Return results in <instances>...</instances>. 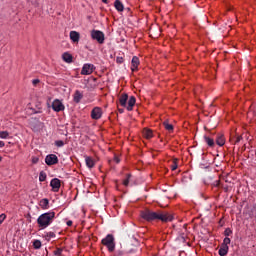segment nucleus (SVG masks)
<instances>
[{
  "mask_svg": "<svg viewBox=\"0 0 256 256\" xmlns=\"http://www.w3.org/2000/svg\"><path fill=\"white\" fill-rule=\"evenodd\" d=\"M141 217L145 221H162L163 223H168V221H171L173 219V215L169 214L168 212L163 211H153L146 209L141 212Z\"/></svg>",
  "mask_w": 256,
  "mask_h": 256,
  "instance_id": "f257e3e1",
  "label": "nucleus"
},
{
  "mask_svg": "<svg viewBox=\"0 0 256 256\" xmlns=\"http://www.w3.org/2000/svg\"><path fill=\"white\" fill-rule=\"evenodd\" d=\"M55 220V211H49L41 214L37 218L38 227L40 229H47L51 223Z\"/></svg>",
  "mask_w": 256,
  "mask_h": 256,
  "instance_id": "f03ea898",
  "label": "nucleus"
},
{
  "mask_svg": "<svg viewBox=\"0 0 256 256\" xmlns=\"http://www.w3.org/2000/svg\"><path fill=\"white\" fill-rule=\"evenodd\" d=\"M102 245L107 247L108 251H115V238L112 234H108L104 239H102Z\"/></svg>",
  "mask_w": 256,
  "mask_h": 256,
  "instance_id": "7ed1b4c3",
  "label": "nucleus"
},
{
  "mask_svg": "<svg viewBox=\"0 0 256 256\" xmlns=\"http://www.w3.org/2000/svg\"><path fill=\"white\" fill-rule=\"evenodd\" d=\"M91 38L100 44L105 43V34L103 32H101L100 30H92Z\"/></svg>",
  "mask_w": 256,
  "mask_h": 256,
  "instance_id": "20e7f679",
  "label": "nucleus"
},
{
  "mask_svg": "<svg viewBox=\"0 0 256 256\" xmlns=\"http://www.w3.org/2000/svg\"><path fill=\"white\" fill-rule=\"evenodd\" d=\"M45 163L49 167H51V165H57V163H59V158L55 154H49L45 158Z\"/></svg>",
  "mask_w": 256,
  "mask_h": 256,
  "instance_id": "39448f33",
  "label": "nucleus"
},
{
  "mask_svg": "<svg viewBox=\"0 0 256 256\" xmlns=\"http://www.w3.org/2000/svg\"><path fill=\"white\" fill-rule=\"evenodd\" d=\"M95 71V65L93 64H84L81 70V75H91Z\"/></svg>",
  "mask_w": 256,
  "mask_h": 256,
  "instance_id": "423d86ee",
  "label": "nucleus"
},
{
  "mask_svg": "<svg viewBox=\"0 0 256 256\" xmlns=\"http://www.w3.org/2000/svg\"><path fill=\"white\" fill-rule=\"evenodd\" d=\"M52 109H53V111H56V113H59L60 111L65 110V106L59 99H56L52 103Z\"/></svg>",
  "mask_w": 256,
  "mask_h": 256,
  "instance_id": "0eeeda50",
  "label": "nucleus"
},
{
  "mask_svg": "<svg viewBox=\"0 0 256 256\" xmlns=\"http://www.w3.org/2000/svg\"><path fill=\"white\" fill-rule=\"evenodd\" d=\"M102 116H103V110L100 107H95L94 109H92L91 111L92 119L97 121L101 119Z\"/></svg>",
  "mask_w": 256,
  "mask_h": 256,
  "instance_id": "6e6552de",
  "label": "nucleus"
},
{
  "mask_svg": "<svg viewBox=\"0 0 256 256\" xmlns=\"http://www.w3.org/2000/svg\"><path fill=\"white\" fill-rule=\"evenodd\" d=\"M50 187H52V190L57 193V191L61 189V180H59V178H53L50 182Z\"/></svg>",
  "mask_w": 256,
  "mask_h": 256,
  "instance_id": "1a4fd4ad",
  "label": "nucleus"
},
{
  "mask_svg": "<svg viewBox=\"0 0 256 256\" xmlns=\"http://www.w3.org/2000/svg\"><path fill=\"white\" fill-rule=\"evenodd\" d=\"M70 39L72 43H79V39H81V34L77 31H70Z\"/></svg>",
  "mask_w": 256,
  "mask_h": 256,
  "instance_id": "9d476101",
  "label": "nucleus"
},
{
  "mask_svg": "<svg viewBox=\"0 0 256 256\" xmlns=\"http://www.w3.org/2000/svg\"><path fill=\"white\" fill-rule=\"evenodd\" d=\"M139 57H137V56H134L133 58H132V61H131V71L132 72H135V71H137V69H138V67H139Z\"/></svg>",
  "mask_w": 256,
  "mask_h": 256,
  "instance_id": "9b49d317",
  "label": "nucleus"
},
{
  "mask_svg": "<svg viewBox=\"0 0 256 256\" xmlns=\"http://www.w3.org/2000/svg\"><path fill=\"white\" fill-rule=\"evenodd\" d=\"M62 59L65 61V63H73V55H71L69 52H65L62 55Z\"/></svg>",
  "mask_w": 256,
  "mask_h": 256,
  "instance_id": "f8f14e48",
  "label": "nucleus"
},
{
  "mask_svg": "<svg viewBox=\"0 0 256 256\" xmlns=\"http://www.w3.org/2000/svg\"><path fill=\"white\" fill-rule=\"evenodd\" d=\"M136 99L135 96H131L128 100L127 111H133V107H135Z\"/></svg>",
  "mask_w": 256,
  "mask_h": 256,
  "instance_id": "ddd939ff",
  "label": "nucleus"
},
{
  "mask_svg": "<svg viewBox=\"0 0 256 256\" xmlns=\"http://www.w3.org/2000/svg\"><path fill=\"white\" fill-rule=\"evenodd\" d=\"M216 144L219 145V147H223V145H225V136L223 134L217 135Z\"/></svg>",
  "mask_w": 256,
  "mask_h": 256,
  "instance_id": "4468645a",
  "label": "nucleus"
},
{
  "mask_svg": "<svg viewBox=\"0 0 256 256\" xmlns=\"http://www.w3.org/2000/svg\"><path fill=\"white\" fill-rule=\"evenodd\" d=\"M127 99H129V96L127 94H122L119 98V103L122 107H127Z\"/></svg>",
  "mask_w": 256,
  "mask_h": 256,
  "instance_id": "2eb2a0df",
  "label": "nucleus"
},
{
  "mask_svg": "<svg viewBox=\"0 0 256 256\" xmlns=\"http://www.w3.org/2000/svg\"><path fill=\"white\" fill-rule=\"evenodd\" d=\"M204 141L208 147H215V140L207 135L204 136Z\"/></svg>",
  "mask_w": 256,
  "mask_h": 256,
  "instance_id": "dca6fc26",
  "label": "nucleus"
},
{
  "mask_svg": "<svg viewBox=\"0 0 256 256\" xmlns=\"http://www.w3.org/2000/svg\"><path fill=\"white\" fill-rule=\"evenodd\" d=\"M85 161L89 169H93V167H95V160H93V158L86 156Z\"/></svg>",
  "mask_w": 256,
  "mask_h": 256,
  "instance_id": "f3484780",
  "label": "nucleus"
},
{
  "mask_svg": "<svg viewBox=\"0 0 256 256\" xmlns=\"http://www.w3.org/2000/svg\"><path fill=\"white\" fill-rule=\"evenodd\" d=\"M82 99H83V94L79 90H76L74 93V102L80 103Z\"/></svg>",
  "mask_w": 256,
  "mask_h": 256,
  "instance_id": "a211bd4d",
  "label": "nucleus"
},
{
  "mask_svg": "<svg viewBox=\"0 0 256 256\" xmlns=\"http://www.w3.org/2000/svg\"><path fill=\"white\" fill-rule=\"evenodd\" d=\"M229 253V246H223V245H221L220 246V249H219V251H218V254L220 255V256H225V255H227Z\"/></svg>",
  "mask_w": 256,
  "mask_h": 256,
  "instance_id": "6ab92c4d",
  "label": "nucleus"
},
{
  "mask_svg": "<svg viewBox=\"0 0 256 256\" xmlns=\"http://www.w3.org/2000/svg\"><path fill=\"white\" fill-rule=\"evenodd\" d=\"M41 209H49V199L43 198L39 203Z\"/></svg>",
  "mask_w": 256,
  "mask_h": 256,
  "instance_id": "aec40b11",
  "label": "nucleus"
},
{
  "mask_svg": "<svg viewBox=\"0 0 256 256\" xmlns=\"http://www.w3.org/2000/svg\"><path fill=\"white\" fill-rule=\"evenodd\" d=\"M143 136L145 137V139H151L153 137V131H151L150 129L145 128L143 130Z\"/></svg>",
  "mask_w": 256,
  "mask_h": 256,
  "instance_id": "412c9836",
  "label": "nucleus"
},
{
  "mask_svg": "<svg viewBox=\"0 0 256 256\" xmlns=\"http://www.w3.org/2000/svg\"><path fill=\"white\" fill-rule=\"evenodd\" d=\"M114 7L115 9H117L119 12L123 11L125 8L123 6V3H121V1L119 0H115L114 2Z\"/></svg>",
  "mask_w": 256,
  "mask_h": 256,
  "instance_id": "4be33fe9",
  "label": "nucleus"
},
{
  "mask_svg": "<svg viewBox=\"0 0 256 256\" xmlns=\"http://www.w3.org/2000/svg\"><path fill=\"white\" fill-rule=\"evenodd\" d=\"M39 181L43 183V181H47V173L45 171H41L39 174Z\"/></svg>",
  "mask_w": 256,
  "mask_h": 256,
  "instance_id": "5701e85b",
  "label": "nucleus"
},
{
  "mask_svg": "<svg viewBox=\"0 0 256 256\" xmlns=\"http://www.w3.org/2000/svg\"><path fill=\"white\" fill-rule=\"evenodd\" d=\"M163 126L165 127L166 131H173V124H169L167 121L163 122Z\"/></svg>",
  "mask_w": 256,
  "mask_h": 256,
  "instance_id": "b1692460",
  "label": "nucleus"
},
{
  "mask_svg": "<svg viewBox=\"0 0 256 256\" xmlns=\"http://www.w3.org/2000/svg\"><path fill=\"white\" fill-rule=\"evenodd\" d=\"M230 244H231V238L225 237L221 245L225 247H229Z\"/></svg>",
  "mask_w": 256,
  "mask_h": 256,
  "instance_id": "393cba45",
  "label": "nucleus"
},
{
  "mask_svg": "<svg viewBox=\"0 0 256 256\" xmlns=\"http://www.w3.org/2000/svg\"><path fill=\"white\" fill-rule=\"evenodd\" d=\"M131 179V174H127L126 179L123 180V185L127 187L129 185V180Z\"/></svg>",
  "mask_w": 256,
  "mask_h": 256,
  "instance_id": "a878e982",
  "label": "nucleus"
},
{
  "mask_svg": "<svg viewBox=\"0 0 256 256\" xmlns=\"http://www.w3.org/2000/svg\"><path fill=\"white\" fill-rule=\"evenodd\" d=\"M7 137H9V132L7 131L0 132V139H7Z\"/></svg>",
  "mask_w": 256,
  "mask_h": 256,
  "instance_id": "bb28decb",
  "label": "nucleus"
},
{
  "mask_svg": "<svg viewBox=\"0 0 256 256\" xmlns=\"http://www.w3.org/2000/svg\"><path fill=\"white\" fill-rule=\"evenodd\" d=\"M225 237H229L230 235H233V230L231 228H226L224 231Z\"/></svg>",
  "mask_w": 256,
  "mask_h": 256,
  "instance_id": "cd10ccee",
  "label": "nucleus"
},
{
  "mask_svg": "<svg viewBox=\"0 0 256 256\" xmlns=\"http://www.w3.org/2000/svg\"><path fill=\"white\" fill-rule=\"evenodd\" d=\"M34 249H41V242L39 240H35L33 242Z\"/></svg>",
  "mask_w": 256,
  "mask_h": 256,
  "instance_id": "c85d7f7f",
  "label": "nucleus"
},
{
  "mask_svg": "<svg viewBox=\"0 0 256 256\" xmlns=\"http://www.w3.org/2000/svg\"><path fill=\"white\" fill-rule=\"evenodd\" d=\"M55 145L56 147H63L65 145V142L63 140H56Z\"/></svg>",
  "mask_w": 256,
  "mask_h": 256,
  "instance_id": "c756f323",
  "label": "nucleus"
},
{
  "mask_svg": "<svg viewBox=\"0 0 256 256\" xmlns=\"http://www.w3.org/2000/svg\"><path fill=\"white\" fill-rule=\"evenodd\" d=\"M177 167H178L177 159H174L173 162H172V165H171V170L175 171V170H177Z\"/></svg>",
  "mask_w": 256,
  "mask_h": 256,
  "instance_id": "7c9ffc66",
  "label": "nucleus"
},
{
  "mask_svg": "<svg viewBox=\"0 0 256 256\" xmlns=\"http://www.w3.org/2000/svg\"><path fill=\"white\" fill-rule=\"evenodd\" d=\"M46 239H55L54 232H47L46 233Z\"/></svg>",
  "mask_w": 256,
  "mask_h": 256,
  "instance_id": "2f4dec72",
  "label": "nucleus"
},
{
  "mask_svg": "<svg viewBox=\"0 0 256 256\" xmlns=\"http://www.w3.org/2000/svg\"><path fill=\"white\" fill-rule=\"evenodd\" d=\"M5 219H7V215L1 214L0 215V225H3V221H5Z\"/></svg>",
  "mask_w": 256,
  "mask_h": 256,
  "instance_id": "473e14b6",
  "label": "nucleus"
},
{
  "mask_svg": "<svg viewBox=\"0 0 256 256\" xmlns=\"http://www.w3.org/2000/svg\"><path fill=\"white\" fill-rule=\"evenodd\" d=\"M61 253H63V249L58 248L56 251H54V255L61 256Z\"/></svg>",
  "mask_w": 256,
  "mask_h": 256,
  "instance_id": "72a5a7b5",
  "label": "nucleus"
},
{
  "mask_svg": "<svg viewBox=\"0 0 256 256\" xmlns=\"http://www.w3.org/2000/svg\"><path fill=\"white\" fill-rule=\"evenodd\" d=\"M116 63H118L119 65H121V63H123V57H117V58H116Z\"/></svg>",
  "mask_w": 256,
  "mask_h": 256,
  "instance_id": "f704fd0d",
  "label": "nucleus"
},
{
  "mask_svg": "<svg viewBox=\"0 0 256 256\" xmlns=\"http://www.w3.org/2000/svg\"><path fill=\"white\" fill-rule=\"evenodd\" d=\"M242 140H243V136H237L235 139V144L239 143Z\"/></svg>",
  "mask_w": 256,
  "mask_h": 256,
  "instance_id": "c9c22d12",
  "label": "nucleus"
},
{
  "mask_svg": "<svg viewBox=\"0 0 256 256\" xmlns=\"http://www.w3.org/2000/svg\"><path fill=\"white\" fill-rule=\"evenodd\" d=\"M32 163H33L34 165H36V163H39V158H37V157H32Z\"/></svg>",
  "mask_w": 256,
  "mask_h": 256,
  "instance_id": "e433bc0d",
  "label": "nucleus"
},
{
  "mask_svg": "<svg viewBox=\"0 0 256 256\" xmlns=\"http://www.w3.org/2000/svg\"><path fill=\"white\" fill-rule=\"evenodd\" d=\"M114 161H115V163H120L121 162V160L119 159V156H114Z\"/></svg>",
  "mask_w": 256,
  "mask_h": 256,
  "instance_id": "4c0bfd02",
  "label": "nucleus"
},
{
  "mask_svg": "<svg viewBox=\"0 0 256 256\" xmlns=\"http://www.w3.org/2000/svg\"><path fill=\"white\" fill-rule=\"evenodd\" d=\"M66 225H67L68 227H71V225H73V221H71V220L67 221V222H66Z\"/></svg>",
  "mask_w": 256,
  "mask_h": 256,
  "instance_id": "58836bf2",
  "label": "nucleus"
},
{
  "mask_svg": "<svg viewBox=\"0 0 256 256\" xmlns=\"http://www.w3.org/2000/svg\"><path fill=\"white\" fill-rule=\"evenodd\" d=\"M32 83H33V85H37V84L39 83V79H34V80L32 81Z\"/></svg>",
  "mask_w": 256,
  "mask_h": 256,
  "instance_id": "ea45409f",
  "label": "nucleus"
},
{
  "mask_svg": "<svg viewBox=\"0 0 256 256\" xmlns=\"http://www.w3.org/2000/svg\"><path fill=\"white\" fill-rule=\"evenodd\" d=\"M0 147H5V142L0 141Z\"/></svg>",
  "mask_w": 256,
  "mask_h": 256,
  "instance_id": "a19ab883",
  "label": "nucleus"
},
{
  "mask_svg": "<svg viewBox=\"0 0 256 256\" xmlns=\"http://www.w3.org/2000/svg\"><path fill=\"white\" fill-rule=\"evenodd\" d=\"M29 3H32V5H35V0H28Z\"/></svg>",
  "mask_w": 256,
  "mask_h": 256,
  "instance_id": "79ce46f5",
  "label": "nucleus"
},
{
  "mask_svg": "<svg viewBox=\"0 0 256 256\" xmlns=\"http://www.w3.org/2000/svg\"><path fill=\"white\" fill-rule=\"evenodd\" d=\"M102 3H107V0H102Z\"/></svg>",
  "mask_w": 256,
  "mask_h": 256,
  "instance_id": "37998d69",
  "label": "nucleus"
},
{
  "mask_svg": "<svg viewBox=\"0 0 256 256\" xmlns=\"http://www.w3.org/2000/svg\"><path fill=\"white\" fill-rule=\"evenodd\" d=\"M120 113H123V110H119Z\"/></svg>",
  "mask_w": 256,
  "mask_h": 256,
  "instance_id": "c03bdc74",
  "label": "nucleus"
},
{
  "mask_svg": "<svg viewBox=\"0 0 256 256\" xmlns=\"http://www.w3.org/2000/svg\"><path fill=\"white\" fill-rule=\"evenodd\" d=\"M2 159H3V158L0 156V161H2Z\"/></svg>",
  "mask_w": 256,
  "mask_h": 256,
  "instance_id": "a18cd8bd",
  "label": "nucleus"
}]
</instances>
